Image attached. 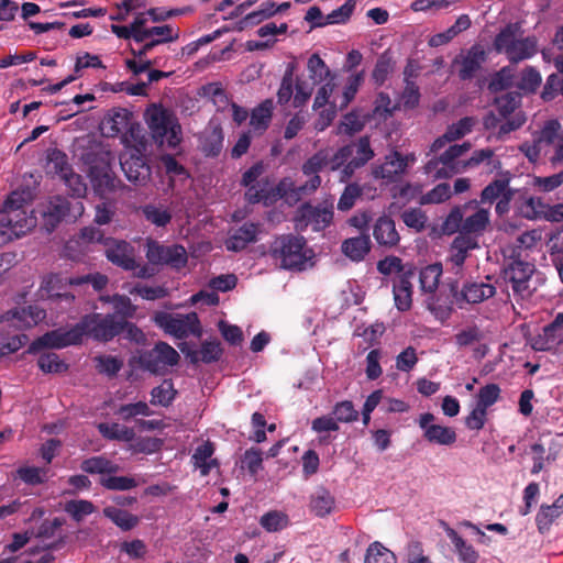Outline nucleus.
<instances>
[{"mask_svg":"<svg viewBox=\"0 0 563 563\" xmlns=\"http://www.w3.org/2000/svg\"><path fill=\"white\" fill-rule=\"evenodd\" d=\"M362 192L363 189L358 184H347L339 199L338 209L341 211L350 210L355 205L356 199L362 195Z\"/></svg>","mask_w":563,"mask_h":563,"instance_id":"60","label":"nucleus"},{"mask_svg":"<svg viewBox=\"0 0 563 563\" xmlns=\"http://www.w3.org/2000/svg\"><path fill=\"white\" fill-rule=\"evenodd\" d=\"M490 228V209L479 206L477 200L455 206L446 216L442 231L444 234L466 235L478 241Z\"/></svg>","mask_w":563,"mask_h":563,"instance_id":"2","label":"nucleus"},{"mask_svg":"<svg viewBox=\"0 0 563 563\" xmlns=\"http://www.w3.org/2000/svg\"><path fill=\"white\" fill-rule=\"evenodd\" d=\"M328 150H320L311 157H309L302 165L301 170L309 179L299 186L289 184L286 189V181H282L278 186V192L287 202H297L303 196L311 195L321 185V177L319 173L328 168Z\"/></svg>","mask_w":563,"mask_h":563,"instance_id":"8","label":"nucleus"},{"mask_svg":"<svg viewBox=\"0 0 563 563\" xmlns=\"http://www.w3.org/2000/svg\"><path fill=\"white\" fill-rule=\"evenodd\" d=\"M261 526L268 532H277L288 526V517L280 511H268L260 519Z\"/></svg>","mask_w":563,"mask_h":563,"instance_id":"52","label":"nucleus"},{"mask_svg":"<svg viewBox=\"0 0 563 563\" xmlns=\"http://www.w3.org/2000/svg\"><path fill=\"white\" fill-rule=\"evenodd\" d=\"M175 394L172 380L165 379L159 386L152 389L151 402L166 407L174 400Z\"/></svg>","mask_w":563,"mask_h":563,"instance_id":"48","label":"nucleus"},{"mask_svg":"<svg viewBox=\"0 0 563 563\" xmlns=\"http://www.w3.org/2000/svg\"><path fill=\"white\" fill-rule=\"evenodd\" d=\"M12 318L22 322V324L26 328L36 324L40 320L45 317L44 310L38 309L37 307L29 306L27 308L16 309L11 312Z\"/></svg>","mask_w":563,"mask_h":563,"instance_id":"55","label":"nucleus"},{"mask_svg":"<svg viewBox=\"0 0 563 563\" xmlns=\"http://www.w3.org/2000/svg\"><path fill=\"white\" fill-rule=\"evenodd\" d=\"M401 220L408 228L421 232L426 229L428 217L421 209L411 208L401 213Z\"/></svg>","mask_w":563,"mask_h":563,"instance_id":"56","label":"nucleus"},{"mask_svg":"<svg viewBox=\"0 0 563 563\" xmlns=\"http://www.w3.org/2000/svg\"><path fill=\"white\" fill-rule=\"evenodd\" d=\"M334 506V498L323 487H319L310 498V509L318 517H324L329 515Z\"/></svg>","mask_w":563,"mask_h":563,"instance_id":"37","label":"nucleus"},{"mask_svg":"<svg viewBox=\"0 0 563 563\" xmlns=\"http://www.w3.org/2000/svg\"><path fill=\"white\" fill-rule=\"evenodd\" d=\"M121 169L126 179L135 186H145L152 175V169L144 155L133 148L120 156Z\"/></svg>","mask_w":563,"mask_h":563,"instance_id":"17","label":"nucleus"},{"mask_svg":"<svg viewBox=\"0 0 563 563\" xmlns=\"http://www.w3.org/2000/svg\"><path fill=\"white\" fill-rule=\"evenodd\" d=\"M307 68L310 78L314 81H323L331 75L329 67L318 54H312L309 57Z\"/></svg>","mask_w":563,"mask_h":563,"instance_id":"59","label":"nucleus"},{"mask_svg":"<svg viewBox=\"0 0 563 563\" xmlns=\"http://www.w3.org/2000/svg\"><path fill=\"white\" fill-rule=\"evenodd\" d=\"M499 395V386L497 384H488L479 389L476 406L487 410L488 407L498 400Z\"/></svg>","mask_w":563,"mask_h":563,"instance_id":"63","label":"nucleus"},{"mask_svg":"<svg viewBox=\"0 0 563 563\" xmlns=\"http://www.w3.org/2000/svg\"><path fill=\"white\" fill-rule=\"evenodd\" d=\"M545 205L540 198L529 197L525 199L519 206V213L528 220H536L544 216L547 212Z\"/></svg>","mask_w":563,"mask_h":563,"instance_id":"46","label":"nucleus"},{"mask_svg":"<svg viewBox=\"0 0 563 563\" xmlns=\"http://www.w3.org/2000/svg\"><path fill=\"white\" fill-rule=\"evenodd\" d=\"M96 368L101 374H107L108 376H114L122 367V362L111 355H100L95 357Z\"/></svg>","mask_w":563,"mask_h":563,"instance_id":"64","label":"nucleus"},{"mask_svg":"<svg viewBox=\"0 0 563 563\" xmlns=\"http://www.w3.org/2000/svg\"><path fill=\"white\" fill-rule=\"evenodd\" d=\"M80 468L85 473L91 475L99 474L101 477L115 474L120 471V466L118 464L102 455L84 460L80 464Z\"/></svg>","mask_w":563,"mask_h":563,"instance_id":"33","label":"nucleus"},{"mask_svg":"<svg viewBox=\"0 0 563 563\" xmlns=\"http://www.w3.org/2000/svg\"><path fill=\"white\" fill-rule=\"evenodd\" d=\"M90 178L95 191L102 197L114 192L121 186V180L117 178L108 164L92 166Z\"/></svg>","mask_w":563,"mask_h":563,"instance_id":"21","label":"nucleus"},{"mask_svg":"<svg viewBox=\"0 0 563 563\" xmlns=\"http://www.w3.org/2000/svg\"><path fill=\"white\" fill-rule=\"evenodd\" d=\"M332 218L333 208L331 206L303 203L296 212L295 225L298 231H305L311 227L313 231L319 232L330 225Z\"/></svg>","mask_w":563,"mask_h":563,"instance_id":"15","label":"nucleus"},{"mask_svg":"<svg viewBox=\"0 0 563 563\" xmlns=\"http://www.w3.org/2000/svg\"><path fill=\"white\" fill-rule=\"evenodd\" d=\"M84 205L79 200H69L66 197L54 196L40 203L35 217L42 230L54 232L63 222H74L84 213Z\"/></svg>","mask_w":563,"mask_h":563,"instance_id":"6","label":"nucleus"},{"mask_svg":"<svg viewBox=\"0 0 563 563\" xmlns=\"http://www.w3.org/2000/svg\"><path fill=\"white\" fill-rule=\"evenodd\" d=\"M277 13L276 3L273 1L263 2L260 9L246 14L243 19L245 25H256Z\"/></svg>","mask_w":563,"mask_h":563,"instance_id":"49","label":"nucleus"},{"mask_svg":"<svg viewBox=\"0 0 563 563\" xmlns=\"http://www.w3.org/2000/svg\"><path fill=\"white\" fill-rule=\"evenodd\" d=\"M271 255L284 269L303 271L311 260L312 251L306 249L303 238L288 234L275 239L271 246Z\"/></svg>","mask_w":563,"mask_h":563,"instance_id":"7","label":"nucleus"},{"mask_svg":"<svg viewBox=\"0 0 563 563\" xmlns=\"http://www.w3.org/2000/svg\"><path fill=\"white\" fill-rule=\"evenodd\" d=\"M365 563H397V558L382 543L374 542L366 551Z\"/></svg>","mask_w":563,"mask_h":563,"instance_id":"42","label":"nucleus"},{"mask_svg":"<svg viewBox=\"0 0 563 563\" xmlns=\"http://www.w3.org/2000/svg\"><path fill=\"white\" fill-rule=\"evenodd\" d=\"M294 96V68L289 66L285 71L280 87L277 91V101L279 104H286Z\"/></svg>","mask_w":563,"mask_h":563,"instance_id":"61","label":"nucleus"},{"mask_svg":"<svg viewBox=\"0 0 563 563\" xmlns=\"http://www.w3.org/2000/svg\"><path fill=\"white\" fill-rule=\"evenodd\" d=\"M47 168L51 173L58 175L60 178L69 174L71 166L68 164L67 155L60 150L53 148L47 153Z\"/></svg>","mask_w":563,"mask_h":563,"instance_id":"41","label":"nucleus"},{"mask_svg":"<svg viewBox=\"0 0 563 563\" xmlns=\"http://www.w3.org/2000/svg\"><path fill=\"white\" fill-rule=\"evenodd\" d=\"M374 157L367 136L340 147L335 153L328 151V168L331 172H340V181L347 183L355 172L366 165Z\"/></svg>","mask_w":563,"mask_h":563,"instance_id":"4","label":"nucleus"},{"mask_svg":"<svg viewBox=\"0 0 563 563\" xmlns=\"http://www.w3.org/2000/svg\"><path fill=\"white\" fill-rule=\"evenodd\" d=\"M18 476L27 485H40L47 481L48 468L23 466L18 471Z\"/></svg>","mask_w":563,"mask_h":563,"instance_id":"47","label":"nucleus"},{"mask_svg":"<svg viewBox=\"0 0 563 563\" xmlns=\"http://www.w3.org/2000/svg\"><path fill=\"white\" fill-rule=\"evenodd\" d=\"M37 222V217L29 216L23 194L13 191L0 209V245L30 231Z\"/></svg>","mask_w":563,"mask_h":563,"instance_id":"3","label":"nucleus"},{"mask_svg":"<svg viewBox=\"0 0 563 563\" xmlns=\"http://www.w3.org/2000/svg\"><path fill=\"white\" fill-rule=\"evenodd\" d=\"M103 245L106 247L104 254L109 262L124 271H135L137 267L135 250L130 243L123 240L106 238Z\"/></svg>","mask_w":563,"mask_h":563,"instance_id":"20","label":"nucleus"},{"mask_svg":"<svg viewBox=\"0 0 563 563\" xmlns=\"http://www.w3.org/2000/svg\"><path fill=\"white\" fill-rule=\"evenodd\" d=\"M515 78V69L511 66H505L497 71L488 84L492 92H499L511 87Z\"/></svg>","mask_w":563,"mask_h":563,"instance_id":"44","label":"nucleus"},{"mask_svg":"<svg viewBox=\"0 0 563 563\" xmlns=\"http://www.w3.org/2000/svg\"><path fill=\"white\" fill-rule=\"evenodd\" d=\"M536 271L533 263L520 258H512L506 266L504 277L516 297L528 299L533 295L536 287L532 286V277Z\"/></svg>","mask_w":563,"mask_h":563,"instance_id":"11","label":"nucleus"},{"mask_svg":"<svg viewBox=\"0 0 563 563\" xmlns=\"http://www.w3.org/2000/svg\"><path fill=\"white\" fill-rule=\"evenodd\" d=\"M37 365L44 373H62L68 367L59 360L58 355L53 352L43 353L37 360Z\"/></svg>","mask_w":563,"mask_h":563,"instance_id":"58","label":"nucleus"},{"mask_svg":"<svg viewBox=\"0 0 563 563\" xmlns=\"http://www.w3.org/2000/svg\"><path fill=\"white\" fill-rule=\"evenodd\" d=\"M443 526L448 538L454 544L460 561L462 563H476L478 560V553L474 550V548L471 544H467L453 528L449 527L444 522Z\"/></svg>","mask_w":563,"mask_h":563,"instance_id":"34","label":"nucleus"},{"mask_svg":"<svg viewBox=\"0 0 563 563\" xmlns=\"http://www.w3.org/2000/svg\"><path fill=\"white\" fill-rule=\"evenodd\" d=\"M342 252L352 261L360 262L371 251V239L368 234L350 238L343 241Z\"/></svg>","mask_w":563,"mask_h":563,"instance_id":"31","label":"nucleus"},{"mask_svg":"<svg viewBox=\"0 0 563 563\" xmlns=\"http://www.w3.org/2000/svg\"><path fill=\"white\" fill-rule=\"evenodd\" d=\"M183 354L190 360L191 363L198 362L213 363L217 362L222 355V347L218 341H206L201 344L200 350L190 347L187 343L179 345Z\"/></svg>","mask_w":563,"mask_h":563,"instance_id":"23","label":"nucleus"},{"mask_svg":"<svg viewBox=\"0 0 563 563\" xmlns=\"http://www.w3.org/2000/svg\"><path fill=\"white\" fill-rule=\"evenodd\" d=\"M257 233V224L252 222L244 223L231 234L225 242V246L229 251H241L245 249L249 243L256 241Z\"/></svg>","mask_w":563,"mask_h":563,"instance_id":"29","label":"nucleus"},{"mask_svg":"<svg viewBox=\"0 0 563 563\" xmlns=\"http://www.w3.org/2000/svg\"><path fill=\"white\" fill-rule=\"evenodd\" d=\"M125 329L133 338H135L134 332H140L137 328L119 314L102 316L93 313L84 317L76 325L68 330L60 328L37 338L30 344L27 353L35 354L46 347L63 349L68 345L78 344L84 335H89L98 341H109Z\"/></svg>","mask_w":563,"mask_h":563,"instance_id":"1","label":"nucleus"},{"mask_svg":"<svg viewBox=\"0 0 563 563\" xmlns=\"http://www.w3.org/2000/svg\"><path fill=\"white\" fill-rule=\"evenodd\" d=\"M274 103L266 99L252 110L250 124L254 131L264 132L272 120Z\"/></svg>","mask_w":563,"mask_h":563,"instance_id":"35","label":"nucleus"},{"mask_svg":"<svg viewBox=\"0 0 563 563\" xmlns=\"http://www.w3.org/2000/svg\"><path fill=\"white\" fill-rule=\"evenodd\" d=\"M363 80H364V71H360V73L354 74L347 78L343 95L341 97V101L338 104L340 110L347 107L349 103L354 99Z\"/></svg>","mask_w":563,"mask_h":563,"instance_id":"54","label":"nucleus"},{"mask_svg":"<svg viewBox=\"0 0 563 563\" xmlns=\"http://www.w3.org/2000/svg\"><path fill=\"white\" fill-rule=\"evenodd\" d=\"M471 150V143L454 144L449 146L442 154L430 158L424 165V172L434 179L450 178L464 172L463 161L460 159Z\"/></svg>","mask_w":563,"mask_h":563,"instance_id":"10","label":"nucleus"},{"mask_svg":"<svg viewBox=\"0 0 563 563\" xmlns=\"http://www.w3.org/2000/svg\"><path fill=\"white\" fill-rule=\"evenodd\" d=\"M562 133L560 122L556 120H550L545 122L541 129L538 142L541 145H553Z\"/></svg>","mask_w":563,"mask_h":563,"instance_id":"62","label":"nucleus"},{"mask_svg":"<svg viewBox=\"0 0 563 563\" xmlns=\"http://www.w3.org/2000/svg\"><path fill=\"white\" fill-rule=\"evenodd\" d=\"M146 258L153 265H166L176 269L185 267L188 261L184 246L163 245L154 240L146 242Z\"/></svg>","mask_w":563,"mask_h":563,"instance_id":"14","label":"nucleus"},{"mask_svg":"<svg viewBox=\"0 0 563 563\" xmlns=\"http://www.w3.org/2000/svg\"><path fill=\"white\" fill-rule=\"evenodd\" d=\"M223 131L219 125L208 128L200 137V147L206 156L216 157L223 148Z\"/></svg>","mask_w":563,"mask_h":563,"instance_id":"30","label":"nucleus"},{"mask_svg":"<svg viewBox=\"0 0 563 563\" xmlns=\"http://www.w3.org/2000/svg\"><path fill=\"white\" fill-rule=\"evenodd\" d=\"M452 301L460 309L466 305L481 303L496 295V287L492 283V277L486 276L485 280H467L459 289L456 285L451 286Z\"/></svg>","mask_w":563,"mask_h":563,"instance_id":"12","label":"nucleus"},{"mask_svg":"<svg viewBox=\"0 0 563 563\" xmlns=\"http://www.w3.org/2000/svg\"><path fill=\"white\" fill-rule=\"evenodd\" d=\"M373 235L379 245L388 247L397 245L400 240L395 221L387 216L377 219L373 229Z\"/></svg>","mask_w":563,"mask_h":563,"instance_id":"27","label":"nucleus"},{"mask_svg":"<svg viewBox=\"0 0 563 563\" xmlns=\"http://www.w3.org/2000/svg\"><path fill=\"white\" fill-rule=\"evenodd\" d=\"M563 343V312L543 327L542 331L529 339V344L534 351H551Z\"/></svg>","mask_w":563,"mask_h":563,"instance_id":"19","label":"nucleus"},{"mask_svg":"<svg viewBox=\"0 0 563 563\" xmlns=\"http://www.w3.org/2000/svg\"><path fill=\"white\" fill-rule=\"evenodd\" d=\"M508 188V180L506 179H496L488 184L481 194V203H489L492 205L496 199L503 197L506 194Z\"/></svg>","mask_w":563,"mask_h":563,"instance_id":"51","label":"nucleus"},{"mask_svg":"<svg viewBox=\"0 0 563 563\" xmlns=\"http://www.w3.org/2000/svg\"><path fill=\"white\" fill-rule=\"evenodd\" d=\"M441 275V264H431L422 268L419 273L421 289L426 292H433L438 288Z\"/></svg>","mask_w":563,"mask_h":563,"instance_id":"39","label":"nucleus"},{"mask_svg":"<svg viewBox=\"0 0 563 563\" xmlns=\"http://www.w3.org/2000/svg\"><path fill=\"white\" fill-rule=\"evenodd\" d=\"M355 5V0H346L344 4L329 13L324 21L316 23V26H324L328 24H339L346 22L353 13Z\"/></svg>","mask_w":563,"mask_h":563,"instance_id":"43","label":"nucleus"},{"mask_svg":"<svg viewBox=\"0 0 563 563\" xmlns=\"http://www.w3.org/2000/svg\"><path fill=\"white\" fill-rule=\"evenodd\" d=\"M131 112L124 108L109 110L101 122V129L107 136H115L125 131L129 125Z\"/></svg>","mask_w":563,"mask_h":563,"instance_id":"26","label":"nucleus"},{"mask_svg":"<svg viewBox=\"0 0 563 563\" xmlns=\"http://www.w3.org/2000/svg\"><path fill=\"white\" fill-rule=\"evenodd\" d=\"M139 361L142 368L154 374H161L167 366H174L178 363L179 354L169 344L158 342L153 349L143 352Z\"/></svg>","mask_w":563,"mask_h":563,"instance_id":"16","label":"nucleus"},{"mask_svg":"<svg viewBox=\"0 0 563 563\" xmlns=\"http://www.w3.org/2000/svg\"><path fill=\"white\" fill-rule=\"evenodd\" d=\"M99 432L109 440H119L130 442L134 438V431L119 423H99Z\"/></svg>","mask_w":563,"mask_h":563,"instance_id":"40","label":"nucleus"},{"mask_svg":"<svg viewBox=\"0 0 563 563\" xmlns=\"http://www.w3.org/2000/svg\"><path fill=\"white\" fill-rule=\"evenodd\" d=\"M485 60V51L478 45L472 46L461 60V68L459 70L460 78L462 80L472 79Z\"/></svg>","mask_w":563,"mask_h":563,"instance_id":"28","label":"nucleus"},{"mask_svg":"<svg viewBox=\"0 0 563 563\" xmlns=\"http://www.w3.org/2000/svg\"><path fill=\"white\" fill-rule=\"evenodd\" d=\"M142 213L148 222L156 227H165L172 220V214L166 208L155 205L144 206L142 208Z\"/></svg>","mask_w":563,"mask_h":563,"instance_id":"45","label":"nucleus"},{"mask_svg":"<svg viewBox=\"0 0 563 563\" xmlns=\"http://www.w3.org/2000/svg\"><path fill=\"white\" fill-rule=\"evenodd\" d=\"M521 96L518 92H508L495 99L498 113L506 118L511 114L519 106Z\"/></svg>","mask_w":563,"mask_h":563,"instance_id":"57","label":"nucleus"},{"mask_svg":"<svg viewBox=\"0 0 563 563\" xmlns=\"http://www.w3.org/2000/svg\"><path fill=\"white\" fill-rule=\"evenodd\" d=\"M99 484L109 490H129L137 486L135 478L130 476H102Z\"/></svg>","mask_w":563,"mask_h":563,"instance_id":"50","label":"nucleus"},{"mask_svg":"<svg viewBox=\"0 0 563 563\" xmlns=\"http://www.w3.org/2000/svg\"><path fill=\"white\" fill-rule=\"evenodd\" d=\"M147 124L155 143L175 148L181 141V126L168 110L153 107L147 111Z\"/></svg>","mask_w":563,"mask_h":563,"instance_id":"9","label":"nucleus"},{"mask_svg":"<svg viewBox=\"0 0 563 563\" xmlns=\"http://www.w3.org/2000/svg\"><path fill=\"white\" fill-rule=\"evenodd\" d=\"M435 417L431 412L422 413L419 418V427L423 431V438L431 444L451 446L457 440L454 428L434 423Z\"/></svg>","mask_w":563,"mask_h":563,"instance_id":"18","label":"nucleus"},{"mask_svg":"<svg viewBox=\"0 0 563 563\" xmlns=\"http://www.w3.org/2000/svg\"><path fill=\"white\" fill-rule=\"evenodd\" d=\"M479 247L478 241L471 239L470 236L456 235L450 246L449 262L456 268L455 273H459L466 258L468 257L470 251Z\"/></svg>","mask_w":563,"mask_h":563,"instance_id":"25","label":"nucleus"},{"mask_svg":"<svg viewBox=\"0 0 563 563\" xmlns=\"http://www.w3.org/2000/svg\"><path fill=\"white\" fill-rule=\"evenodd\" d=\"M214 453V445L210 441L203 442L201 445L197 446L191 461L196 468L200 470V474L202 476H207L211 468L218 465L217 460L212 459Z\"/></svg>","mask_w":563,"mask_h":563,"instance_id":"32","label":"nucleus"},{"mask_svg":"<svg viewBox=\"0 0 563 563\" xmlns=\"http://www.w3.org/2000/svg\"><path fill=\"white\" fill-rule=\"evenodd\" d=\"M408 156H402L399 152L394 151L385 157V162L373 169L375 178L395 181L402 175L408 166Z\"/></svg>","mask_w":563,"mask_h":563,"instance_id":"22","label":"nucleus"},{"mask_svg":"<svg viewBox=\"0 0 563 563\" xmlns=\"http://www.w3.org/2000/svg\"><path fill=\"white\" fill-rule=\"evenodd\" d=\"M155 323L164 329L165 332L183 339L189 334L199 335L200 325L196 312L187 314H173L168 312H157L154 317Z\"/></svg>","mask_w":563,"mask_h":563,"instance_id":"13","label":"nucleus"},{"mask_svg":"<svg viewBox=\"0 0 563 563\" xmlns=\"http://www.w3.org/2000/svg\"><path fill=\"white\" fill-rule=\"evenodd\" d=\"M395 62L389 51L382 53L372 73V79L378 86L383 85L388 76L394 71Z\"/></svg>","mask_w":563,"mask_h":563,"instance_id":"38","label":"nucleus"},{"mask_svg":"<svg viewBox=\"0 0 563 563\" xmlns=\"http://www.w3.org/2000/svg\"><path fill=\"white\" fill-rule=\"evenodd\" d=\"M521 25L508 23L495 36L494 48L504 53L511 64L533 57L538 53V38L534 35L522 37Z\"/></svg>","mask_w":563,"mask_h":563,"instance_id":"5","label":"nucleus"},{"mask_svg":"<svg viewBox=\"0 0 563 563\" xmlns=\"http://www.w3.org/2000/svg\"><path fill=\"white\" fill-rule=\"evenodd\" d=\"M95 510V505L85 499L70 500L65 505V511L77 522H80L86 516L92 514Z\"/></svg>","mask_w":563,"mask_h":563,"instance_id":"53","label":"nucleus"},{"mask_svg":"<svg viewBox=\"0 0 563 563\" xmlns=\"http://www.w3.org/2000/svg\"><path fill=\"white\" fill-rule=\"evenodd\" d=\"M476 123V119L473 117H465L457 122L448 126L445 133L434 140L431 145L430 152L437 153L442 150L448 143L456 141L468 134Z\"/></svg>","mask_w":563,"mask_h":563,"instance_id":"24","label":"nucleus"},{"mask_svg":"<svg viewBox=\"0 0 563 563\" xmlns=\"http://www.w3.org/2000/svg\"><path fill=\"white\" fill-rule=\"evenodd\" d=\"M103 516L110 519L118 528L130 531L139 523V517L114 506H107L102 510Z\"/></svg>","mask_w":563,"mask_h":563,"instance_id":"36","label":"nucleus"}]
</instances>
